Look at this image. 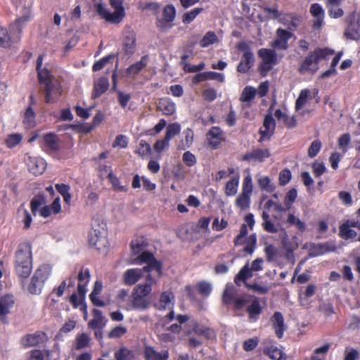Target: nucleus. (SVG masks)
<instances>
[{
    "label": "nucleus",
    "mask_w": 360,
    "mask_h": 360,
    "mask_svg": "<svg viewBox=\"0 0 360 360\" xmlns=\"http://www.w3.org/2000/svg\"><path fill=\"white\" fill-rule=\"evenodd\" d=\"M156 283L152 274L146 276V283L136 286L131 292V303L134 309L144 311L150 305L148 296L152 291V285Z\"/></svg>",
    "instance_id": "obj_1"
},
{
    "label": "nucleus",
    "mask_w": 360,
    "mask_h": 360,
    "mask_svg": "<svg viewBox=\"0 0 360 360\" xmlns=\"http://www.w3.org/2000/svg\"><path fill=\"white\" fill-rule=\"evenodd\" d=\"M43 56L39 55L37 60V71L41 89L45 92V102L54 101V95L59 94V89L56 81H54L49 70L41 69Z\"/></svg>",
    "instance_id": "obj_2"
},
{
    "label": "nucleus",
    "mask_w": 360,
    "mask_h": 360,
    "mask_svg": "<svg viewBox=\"0 0 360 360\" xmlns=\"http://www.w3.org/2000/svg\"><path fill=\"white\" fill-rule=\"evenodd\" d=\"M333 53L334 51L328 48L317 49L314 51H311L300 65L299 72L301 74L309 72L315 73L319 68V61L321 59H326Z\"/></svg>",
    "instance_id": "obj_3"
},
{
    "label": "nucleus",
    "mask_w": 360,
    "mask_h": 360,
    "mask_svg": "<svg viewBox=\"0 0 360 360\" xmlns=\"http://www.w3.org/2000/svg\"><path fill=\"white\" fill-rule=\"evenodd\" d=\"M135 261L136 263L139 261L140 263L146 264V266L142 268L146 271V275L152 274L155 279L162 276V264L155 258L153 253L145 250L138 255Z\"/></svg>",
    "instance_id": "obj_4"
},
{
    "label": "nucleus",
    "mask_w": 360,
    "mask_h": 360,
    "mask_svg": "<svg viewBox=\"0 0 360 360\" xmlns=\"http://www.w3.org/2000/svg\"><path fill=\"white\" fill-rule=\"evenodd\" d=\"M95 224H92V229L89 235V243L92 247L100 250L106 247L108 240L105 236L104 226L103 228L96 229ZM105 226V224H103Z\"/></svg>",
    "instance_id": "obj_5"
},
{
    "label": "nucleus",
    "mask_w": 360,
    "mask_h": 360,
    "mask_svg": "<svg viewBox=\"0 0 360 360\" xmlns=\"http://www.w3.org/2000/svg\"><path fill=\"white\" fill-rule=\"evenodd\" d=\"M354 13H350L346 18V21L349 22L345 31V36L352 40H358L360 39V18L354 20Z\"/></svg>",
    "instance_id": "obj_6"
},
{
    "label": "nucleus",
    "mask_w": 360,
    "mask_h": 360,
    "mask_svg": "<svg viewBox=\"0 0 360 360\" xmlns=\"http://www.w3.org/2000/svg\"><path fill=\"white\" fill-rule=\"evenodd\" d=\"M96 12L101 17V18L105 19L108 22L114 24L120 23L125 16V13H121L117 11H115L112 13L109 11L101 4H98L96 6Z\"/></svg>",
    "instance_id": "obj_7"
},
{
    "label": "nucleus",
    "mask_w": 360,
    "mask_h": 360,
    "mask_svg": "<svg viewBox=\"0 0 360 360\" xmlns=\"http://www.w3.org/2000/svg\"><path fill=\"white\" fill-rule=\"evenodd\" d=\"M292 36V32L278 28L276 30V38L271 42V46L276 49L286 50L289 46L288 41Z\"/></svg>",
    "instance_id": "obj_8"
},
{
    "label": "nucleus",
    "mask_w": 360,
    "mask_h": 360,
    "mask_svg": "<svg viewBox=\"0 0 360 360\" xmlns=\"http://www.w3.org/2000/svg\"><path fill=\"white\" fill-rule=\"evenodd\" d=\"M276 127L275 120L274 119L271 114L266 115L263 123V128L260 129L259 134L261 137L259 139V142H262L264 139H269L274 134Z\"/></svg>",
    "instance_id": "obj_9"
},
{
    "label": "nucleus",
    "mask_w": 360,
    "mask_h": 360,
    "mask_svg": "<svg viewBox=\"0 0 360 360\" xmlns=\"http://www.w3.org/2000/svg\"><path fill=\"white\" fill-rule=\"evenodd\" d=\"M244 237L238 235L234 239V245L236 246L240 245L244 243L243 240ZM246 243V246L243 249V252L247 254L251 255L254 252L256 243H257V236L255 233L251 234L249 236L246 240H245Z\"/></svg>",
    "instance_id": "obj_10"
},
{
    "label": "nucleus",
    "mask_w": 360,
    "mask_h": 360,
    "mask_svg": "<svg viewBox=\"0 0 360 360\" xmlns=\"http://www.w3.org/2000/svg\"><path fill=\"white\" fill-rule=\"evenodd\" d=\"M145 273L144 270L139 268L128 269L123 274V282L127 285H134L141 277L144 276Z\"/></svg>",
    "instance_id": "obj_11"
},
{
    "label": "nucleus",
    "mask_w": 360,
    "mask_h": 360,
    "mask_svg": "<svg viewBox=\"0 0 360 360\" xmlns=\"http://www.w3.org/2000/svg\"><path fill=\"white\" fill-rule=\"evenodd\" d=\"M32 261V246L30 243H23L18 245L15 252V262Z\"/></svg>",
    "instance_id": "obj_12"
},
{
    "label": "nucleus",
    "mask_w": 360,
    "mask_h": 360,
    "mask_svg": "<svg viewBox=\"0 0 360 360\" xmlns=\"http://www.w3.org/2000/svg\"><path fill=\"white\" fill-rule=\"evenodd\" d=\"M209 143L212 148H217L224 141V132L218 127H212L207 134Z\"/></svg>",
    "instance_id": "obj_13"
},
{
    "label": "nucleus",
    "mask_w": 360,
    "mask_h": 360,
    "mask_svg": "<svg viewBox=\"0 0 360 360\" xmlns=\"http://www.w3.org/2000/svg\"><path fill=\"white\" fill-rule=\"evenodd\" d=\"M30 13V5L23 8L22 16L15 20V22L10 27V32L12 34L18 35L22 30L23 24L28 20Z\"/></svg>",
    "instance_id": "obj_14"
},
{
    "label": "nucleus",
    "mask_w": 360,
    "mask_h": 360,
    "mask_svg": "<svg viewBox=\"0 0 360 360\" xmlns=\"http://www.w3.org/2000/svg\"><path fill=\"white\" fill-rule=\"evenodd\" d=\"M29 170L35 175L41 174L46 169V163L41 158H30L27 163Z\"/></svg>",
    "instance_id": "obj_15"
},
{
    "label": "nucleus",
    "mask_w": 360,
    "mask_h": 360,
    "mask_svg": "<svg viewBox=\"0 0 360 360\" xmlns=\"http://www.w3.org/2000/svg\"><path fill=\"white\" fill-rule=\"evenodd\" d=\"M271 321L276 336L278 338H281L283 335V332L286 329L283 314L279 311L275 312L271 318Z\"/></svg>",
    "instance_id": "obj_16"
},
{
    "label": "nucleus",
    "mask_w": 360,
    "mask_h": 360,
    "mask_svg": "<svg viewBox=\"0 0 360 360\" xmlns=\"http://www.w3.org/2000/svg\"><path fill=\"white\" fill-rule=\"evenodd\" d=\"M144 356L146 360H167L169 353L167 351L158 352L153 347L146 346L144 348Z\"/></svg>",
    "instance_id": "obj_17"
},
{
    "label": "nucleus",
    "mask_w": 360,
    "mask_h": 360,
    "mask_svg": "<svg viewBox=\"0 0 360 360\" xmlns=\"http://www.w3.org/2000/svg\"><path fill=\"white\" fill-rule=\"evenodd\" d=\"M270 156V153L268 149H260L257 148L252 150L250 153H245L243 157V160H258L259 162L264 161L265 158H267Z\"/></svg>",
    "instance_id": "obj_18"
},
{
    "label": "nucleus",
    "mask_w": 360,
    "mask_h": 360,
    "mask_svg": "<svg viewBox=\"0 0 360 360\" xmlns=\"http://www.w3.org/2000/svg\"><path fill=\"white\" fill-rule=\"evenodd\" d=\"M32 261L15 262V270L21 278H27L32 271Z\"/></svg>",
    "instance_id": "obj_19"
},
{
    "label": "nucleus",
    "mask_w": 360,
    "mask_h": 360,
    "mask_svg": "<svg viewBox=\"0 0 360 360\" xmlns=\"http://www.w3.org/2000/svg\"><path fill=\"white\" fill-rule=\"evenodd\" d=\"M259 56L262 59V62L271 65H276L277 53L274 49H261L258 51Z\"/></svg>",
    "instance_id": "obj_20"
},
{
    "label": "nucleus",
    "mask_w": 360,
    "mask_h": 360,
    "mask_svg": "<svg viewBox=\"0 0 360 360\" xmlns=\"http://www.w3.org/2000/svg\"><path fill=\"white\" fill-rule=\"evenodd\" d=\"M157 108L165 115H172L176 110L175 103L169 98H160L158 103Z\"/></svg>",
    "instance_id": "obj_21"
},
{
    "label": "nucleus",
    "mask_w": 360,
    "mask_h": 360,
    "mask_svg": "<svg viewBox=\"0 0 360 360\" xmlns=\"http://www.w3.org/2000/svg\"><path fill=\"white\" fill-rule=\"evenodd\" d=\"M146 239L143 236H139L133 239L130 243L131 252L134 255H139L146 250L148 246Z\"/></svg>",
    "instance_id": "obj_22"
},
{
    "label": "nucleus",
    "mask_w": 360,
    "mask_h": 360,
    "mask_svg": "<svg viewBox=\"0 0 360 360\" xmlns=\"http://www.w3.org/2000/svg\"><path fill=\"white\" fill-rule=\"evenodd\" d=\"M109 86V81L107 77H101L94 83V92L92 98H96L100 97L104 92L107 91Z\"/></svg>",
    "instance_id": "obj_23"
},
{
    "label": "nucleus",
    "mask_w": 360,
    "mask_h": 360,
    "mask_svg": "<svg viewBox=\"0 0 360 360\" xmlns=\"http://www.w3.org/2000/svg\"><path fill=\"white\" fill-rule=\"evenodd\" d=\"M310 13L316 18L314 22V27L319 28L321 27L323 21L324 11L322 7L319 4H313L310 7Z\"/></svg>",
    "instance_id": "obj_24"
},
{
    "label": "nucleus",
    "mask_w": 360,
    "mask_h": 360,
    "mask_svg": "<svg viewBox=\"0 0 360 360\" xmlns=\"http://www.w3.org/2000/svg\"><path fill=\"white\" fill-rule=\"evenodd\" d=\"M92 313L94 319L89 322V327L94 330L98 328H103L105 325L106 321L104 319L101 311L94 309H93Z\"/></svg>",
    "instance_id": "obj_25"
},
{
    "label": "nucleus",
    "mask_w": 360,
    "mask_h": 360,
    "mask_svg": "<svg viewBox=\"0 0 360 360\" xmlns=\"http://www.w3.org/2000/svg\"><path fill=\"white\" fill-rule=\"evenodd\" d=\"M255 62L254 54L243 56L240 62L237 67V71L240 73H246L253 66Z\"/></svg>",
    "instance_id": "obj_26"
},
{
    "label": "nucleus",
    "mask_w": 360,
    "mask_h": 360,
    "mask_svg": "<svg viewBox=\"0 0 360 360\" xmlns=\"http://www.w3.org/2000/svg\"><path fill=\"white\" fill-rule=\"evenodd\" d=\"M262 307L260 306L259 300L258 298H255L251 304L247 308L249 319L250 321H257L262 313Z\"/></svg>",
    "instance_id": "obj_27"
},
{
    "label": "nucleus",
    "mask_w": 360,
    "mask_h": 360,
    "mask_svg": "<svg viewBox=\"0 0 360 360\" xmlns=\"http://www.w3.org/2000/svg\"><path fill=\"white\" fill-rule=\"evenodd\" d=\"M123 50L127 55H132L135 52L136 37L133 33H129L124 37Z\"/></svg>",
    "instance_id": "obj_28"
},
{
    "label": "nucleus",
    "mask_w": 360,
    "mask_h": 360,
    "mask_svg": "<svg viewBox=\"0 0 360 360\" xmlns=\"http://www.w3.org/2000/svg\"><path fill=\"white\" fill-rule=\"evenodd\" d=\"M14 304L12 295H6L0 297V316H5L9 313L10 309Z\"/></svg>",
    "instance_id": "obj_29"
},
{
    "label": "nucleus",
    "mask_w": 360,
    "mask_h": 360,
    "mask_svg": "<svg viewBox=\"0 0 360 360\" xmlns=\"http://www.w3.org/2000/svg\"><path fill=\"white\" fill-rule=\"evenodd\" d=\"M52 267L51 265L44 264L41 265L35 271L34 277L35 279L43 282L44 283L51 275Z\"/></svg>",
    "instance_id": "obj_30"
},
{
    "label": "nucleus",
    "mask_w": 360,
    "mask_h": 360,
    "mask_svg": "<svg viewBox=\"0 0 360 360\" xmlns=\"http://www.w3.org/2000/svg\"><path fill=\"white\" fill-rule=\"evenodd\" d=\"M43 335L44 334L40 333L27 335L22 339V343L25 347L37 345L42 342Z\"/></svg>",
    "instance_id": "obj_31"
},
{
    "label": "nucleus",
    "mask_w": 360,
    "mask_h": 360,
    "mask_svg": "<svg viewBox=\"0 0 360 360\" xmlns=\"http://www.w3.org/2000/svg\"><path fill=\"white\" fill-rule=\"evenodd\" d=\"M332 250L333 249L328 243L312 244L309 248V255L310 257H316Z\"/></svg>",
    "instance_id": "obj_32"
},
{
    "label": "nucleus",
    "mask_w": 360,
    "mask_h": 360,
    "mask_svg": "<svg viewBox=\"0 0 360 360\" xmlns=\"http://www.w3.org/2000/svg\"><path fill=\"white\" fill-rule=\"evenodd\" d=\"M44 141L46 146L51 152H56L59 150V143L57 136L53 133H48L44 136Z\"/></svg>",
    "instance_id": "obj_33"
},
{
    "label": "nucleus",
    "mask_w": 360,
    "mask_h": 360,
    "mask_svg": "<svg viewBox=\"0 0 360 360\" xmlns=\"http://www.w3.org/2000/svg\"><path fill=\"white\" fill-rule=\"evenodd\" d=\"M148 59V56H142L139 61L132 64L127 69V74L129 75H135L138 74L143 68L147 65Z\"/></svg>",
    "instance_id": "obj_34"
},
{
    "label": "nucleus",
    "mask_w": 360,
    "mask_h": 360,
    "mask_svg": "<svg viewBox=\"0 0 360 360\" xmlns=\"http://www.w3.org/2000/svg\"><path fill=\"white\" fill-rule=\"evenodd\" d=\"M257 94V89L252 86H245L240 94V101L243 103H249L251 102Z\"/></svg>",
    "instance_id": "obj_35"
},
{
    "label": "nucleus",
    "mask_w": 360,
    "mask_h": 360,
    "mask_svg": "<svg viewBox=\"0 0 360 360\" xmlns=\"http://www.w3.org/2000/svg\"><path fill=\"white\" fill-rule=\"evenodd\" d=\"M274 115L278 120H282L284 124L288 128H292L296 125V120L295 118L293 117H288L280 109L276 110Z\"/></svg>",
    "instance_id": "obj_36"
},
{
    "label": "nucleus",
    "mask_w": 360,
    "mask_h": 360,
    "mask_svg": "<svg viewBox=\"0 0 360 360\" xmlns=\"http://www.w3.org/2000/svg\"><path fill=\"white\" fill-rule=\"evenodd\" d=\"M183 134L184 135V139L181 141L179 147L181 149L184 150L192 145L194 134L191 129L188 128L184 131Z\"/></svg>",
    "instance_id": "obj_37"
},
{
    "label": "nucleus",
    "mask_w": 360,
    "mask_h": 360,
    "mask_svg": "<svg viewBox=\"0 0 360 360\" xmlns=\"http://www.w3.org/2000/svg\"><path fill=\"white\" fill-rule=\"evenodd\" d=\"M90 338L86 333H82L78 335L75 339V349L76 350H81L87 347L89 345Z\"/></svg>",
    "instance_id": "obj_38"
},
{
    "label": "nucleus",
    "mask_w": 360,
    "mask_h": 360,
    "mask_svg": "<svg viewBox=\"0 0 360 360\" xmlns=\"http://www.w3.org/2000/svg\"><path fill=\"white\" fill-rule=\"evenodd\" d=\"M252 270L249 267V264H245L236 276L234 281L236 285H239L238 281H245L247 278L252 276Z\"/></svg>",
    "instance_id": "obj_39"
},
{
    "label": "nucleus",
    "mask_w": 360,
    "mask_h": 360,
    "mask_svg": "<svg viewBox=\"0 0 360 360\" xmlns=\"http://www.w3.org/2000/svg\"><path fill=\"white\" fill-rule=\"evenodd\" d=\"M264 354L268 355L271 359L283 360L286 355L283 354L276 347L271 346L264 350Z\"/></svg>",
    "instance_id": "obj_40"
},
{
    "label": "nucleus",
    "mask_w": 360,
    "mask_h": 360,
    "mask_svg": "<svg viewBox=\"0 0 360 360\" xmlns=\"http://www.w3.org/2000/svg\"><path fill=\"white\" fill-rule=\"evenodd\" d=\"M162 17L168 22L174 21L176 17V9L172 4H168L165 6L162 11Z\"/></svg>",
    "instance_id": "obj_41"
},
{
    "label": "nucleus",
    "mask_w": 360,
    "mask_h": 360,
    "mask_svg": "<svg viewBox=\"0 0 360 360\" xmlns=\"http://www.w3.org/2000/svg\"><path fill=\"white\" fill-rule=\"evenodd\" d=\"M181 131V126L179 123L175 122L169 124L166 128L165 136L167 139L171 140L174 136L179 134Z\"/></svg>",
    "instance_id": "obj_42"
},
{
    "label": "nucleus",
    "mask_w": 360,
    "mask_h": 360,
    "mask_svg": "<svg viewBox=\"0 0 360 360\" xmlns=\"http://www.w3.org/2000/svg\"><path fill=\"white\" fill-rule=\"evenodd\" d=\"M46 203L44 195L39 194L35 195L30 202L32 212L35 215L39 207Z\"/></svg>",
    "instance_id": "obj_43"
},
{
    "label": "nucleus",
    "mask_w": 360,
    "mask_h": 360,
    "mask_svg": "<svg viewBox=\"0 0 360 360\" xmlns=\"http://www.w3.org/2000/svg\"><path fill=\"white\" fill-rule=\"evenodd\" d=\"M235 297V290L233 287L226 286L222 295V302L224 304H230L234 301Z\"/></svg>",
    "instance_id": "obj_44"
},
{
    "label": "nucleus",
    "mask_w": 360,
    "mask_h": 360,
    "mask_svg": "<svg viewBox=\"0 0 360 360\" xmlns=\"http://www.w3.org/2000/svg\"><path fill=\"white\" fill-rule=\"evenodd\" d=\"M250 203V195L240 193L236 200V205L241 210H244L249 207Z\"/></svg>",
    "instance_id": "obj_45"
},
{
    "label": "nucleus",
    "mask_w": 360,
    "mask_h": 360,
    "mask_svg": "<svg viewBox=\"0 0 360 360\" xmlns=\"http://www.w3.org/2000/svg\"><path fill=\"white\" fill-rule=\"evenodd\" d=\"M217 36L214 32H207L200 42L201 47H207L208 46L217 42Z\"/></svg>",
    "instance_id": "obj_46"
},
{
    "label": "nucleus",
    "mask_w": 360,
    "mask_h": 360,
    "mask_svg": "<svg viewBox=\"0 0 360 360\" xmlns=\"http://www.w3.org/2000/svg\"><path fill=\"white\" fill-rule=\"evenodd\" d=\"M309 94L310 91L307 89H302L300 91V95L295 102L296 110H300L305 105L307 100L309 96Z\"/></svg>",
    "instance_id": "obj_47"
},
{
    "label": "nucleus",
    "mask_w": 360,
    "mask_h": 360,
    "mask_svg": "<svg viewBox=\"0 0 360 360\" xmlns=\"http://www.w3.org/2000/svg\"><path fill=\"white\" fill-rule=\"evenodd\" d=\"M133 358V353L125 347L120 349L115 353V360H132Z\"/></svg>",
    "instance_id": "obj_48"
},
{
    "label": "nucleus",
    "mask_w": 360,
    "mask_h": 360,
    "mask_svg": "<svg viewBox=\"0 0 360 360\" xmlns=\"http://www.w3.org/2000/svg\"><path fill=\"white\" fill-rule=\"evenodd\" d=\"M238 179H232L225 186V193L228 196L234 195L238 191Z\"/></svg>",
    "instance_id": "obj_49"
},
{
    "label": "nucleus",
    "mask_w": 360,
    "mask_h": 360,
    "mask_svg": "<svg viewBox=\"0 0 360 360\" xmlns=\"http://www.w3.org/2000/svg\"><path fill=\"white\" fill-rule=\"evenodd\" d=\"M202 8H195L191 11L185 13L182 16V21L184 24H189L196 16L200 13Z\"/></svg>",
    "instance_id": "obj_50"
},
{
    "label": "nucleus",
    "mask_w": 360,
    "mask_h": 360,
    "mask_svg": "<svg viewBox=\"0 0 360 360\" xmlns=\"http://www.w3.org/2000/svg\"><path fill=\"white\" fill-rule=\"evenodd\" d=\"M44 284L43 282L35 279V278L32 276L31 283L28 286V290L32 294H39L41 292Z\"/></svg>",
    "instance_id": "obj_51"
},
{
    "label": "nucleus",
    "mask_w": 360,
    "mask_h": 360,
    "mask_svg": "<svg viewBox=\"0 0 360 360\" xmlns=\"http://www.w3.org/2000/svg\"><path fill=\"white\" fill-rule=\"evenodd\" d=\"M22 136L20 134H12L8 136L5 143L8 148H13L19 144L22 141Z\"/></svg>",
    "instance_id": "obj_52"
},
{
    "label": "nucleus",
    "mask_w": 360,
    "mask_h": 360,
    "mask_svg": "<svg viewBox=\"0 0 360 360\" xmlns=\"http://www.w3.org/2000/svg\"><path fill=\"white\" fill-rule=\"evenodd\" d=\"M287 221L290 225H295L300 231L302 232L306 229L304 222L302 221L292 214L288 215Z\"/></svg>",
    "instance_id": "obj_53"
},
{
    "label": "nucleus",
    "mask_w": 360,
    "mask_h": 360,
    "mask_svg": "<svg viewBox=\"0 0 360 360\" xmlns=\"http://www.w3.org/2000/svg\"><path fill=\"white\" fill-rule=\"evenodd\" d=\"M115 57V55L113 54H110L105 57H103L102 59H101L100 60L96 62L93 67H92V70L94 72H96V71H99L101 70V69H103L108 63L110 62V60L113 58Z\"/></svg>",
    "instance_id": "obj_54"
},
{
    "label": "nucleus",
    "mask_w": 360,
    "mask_h": 360,
    "mask_svg": "<svg viewBox=\"0 0 360 360\" xmlns=\"http://www.w3.org/2000/svg\"><path fill=\"white\" fill-rule=\"evenodd\" d=\"M321 147V142L319 140L314 141L308 148V156L311 158H314L319 152Z\"/></svg>",
    "instance_id": "obj_55"
},
{
    "label": "nucleus",
    "mask_w": 360,
    "mask_h": 360,
    "mask_svg": "<svg viewBox=\"0 0 360 360\" xmlns=\"http://www.w3.org/2000/svg\"><path fill=\"white\" fill-rule=\"evenodd\" d=\"M34 118H35V114H34L32 108L30 105L27 108V110L25 112L24 122L29 127H31L34 125Z\"/></svg>",
    "instance_id": "obj_56"
},
{
    "label": "nucleus",
    "mask_w": 360,
    "mask_h": 360,
    "mask_svg": "<svg viewBox=\"0 0 360 360\" xmlns=\"http://www.w3.org/2000/svg\"><path fill=\"white\" fill-rule=\"evenodd\" d=\"M297 196V192L295 188L290 189L285 197L284 203L288 208H290L291 205L294 202Z\"/></svg>",
    "instance_id": "obj_57"
},
{
    "label": "nucleus",
    "mask_w": 360,
    "mask_h": 360,
    "mask_svg": "<svg viewBox=\"0 0 360 360\" xmlns=\"http://www.w3.org/2000/svg\"><path fill=\"white\" fill-rule=\"evenodd\" d=\"M151 148L149 143H148L146 141L141 140L139 143V147L137 148L136 153L140 156H145L148 155L150 153Z\"/></svg>",
    "instance_id": "obj_58"
},
{
    "label": "nucleus",
    "mask_w": 360,
    "mask_h": 360,
    "mask_svg": "<svg viewBox=\"0 0 360 360\" xmlns=\"http://www.w3.org/2000/svg\"><path fill=\"white\" fill-rule=\"evenodd\" d=\"M198 290L202 295L207 297L212 292V285L208 282L202 281L198 284Z\"/></svg>",
    "instance_id": "obj_59"
},
{
    "label": "nucleus",
    "mask_w": 360,
    "mask_h": 360,
    "mask_svg": "<svg viewBox=\"0 0 360 360\" xmlns=\"http://www.w3.org/2000/svg\"><path fill=\"white\" fill-rule=\"evenodd\" d=\"M193 330L196 334L204 335L207 338H210L213 335V332L211 329L207 327L200 326L198 324L194 326Z\"/></svg>",
    "instance_id": "obj_60"
},
{
    "label": "nucleus",
    "mask_w": 360,
    "mask_h": 360,
    "mask_svg": "<svg viewBox=\"0 0 360 360\" xmlns=\"http://www.w3.org/2000/svg\"><path fill=\"white\" fill-rule=\"evenodd\" d=\"M174 297L172 292H164L162 293L160 299V302L162 307L164 309L169 307V305L172 302V299Z\"/></svg>",
    "instance_id": "obj_61"
},
{
    "label": "nucleus",
    "mask_w": 360,
    "mask_h": 360,
    "mask_svg": "<svg viewBox=\"0 0 360 360\" xmlns=\"http://www.w3.org/2000/svg\"><path fill=\"white\" fill-rule=\"evenodd\" d=\"M108 179L112 185V187L118 191H125L126 186H121L119 179L115 176L112 172L108 174Z\"/></svg>",
    "instance_id": "obj_62"
},
{
    "label": "nucleus",
    "mask_w": 360,
    "mask_h": 360,
    "mask_svg": "<svg viewBox=\"0 0 360 360\" xmlns=\"http://www.w3.org/2000/svg\"><path fill=\"white\" fill-rule=\"evenodd\" d=\"M252 177L250 175H248L245 177L243 184V189L242 193H245L248 195L252 194Z\"/></svg>",
    "instance_id": "obj_63"
},
{
    "label": "nucleus",
    "mask_w": 360,
    "mask_h": 360,
    "mask_svg": "<svg viewBox=\"0 0 360 360\" xmlns=\"http://www.w3.org/2000/svg\"><path fill=\"white\" fill-rule=\"evenodd\" d=\"M352 229L346 221L342 224L339 227V236L345 240H348Z\"/></svg>",
    "instance_id": "obj_64"
}]
</instances>
